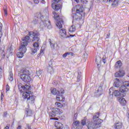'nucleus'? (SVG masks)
I'll use <instances>...</instances> for the list:
<instances>
[{
    "label": "nucleus",
    "instance_id": "1",
    "mask_svg": "<svg viewBox=\"0 0 129 129\" xmlns=\"http://www.w3.org/2000/svg\"><path fill=\"white\" fill-rule=\"evenodd\" d=\"M49 18L46 16L45 19H44V16L42 15L41 13H37L36 17L32 21L33 24L36 25L39 23V21H41L40 22V26L41 28H47L49 30L52 28L50 21L48 20Z\"/></svg>",
    "mask_w": 129,
    "mask_h": 129
},
{
    "label": "nucleus",
    "instance_id": "2",
    "mask_svg": "<svg viewBox=\"0 0 129 129\" xmlns=\"http://www.w3.org/2000/svg\"><path fill=\"white\" fill-rule=\"evenodd\" d=\"M30 37L32 38V41H36L33 45L34 48H32L31 50L32 54H36L39 50V43L41 42L40 39V35L38 33L34 32L33 31H30L29 33Z\"/></svg>",
    "mask_w": 129,
    "mask_h": 129
},
{
    "label": "nucleus",
    "instance_id": "3",
    "mask_svg": "<svg viewBox=\"0 0 129 129\" xmlns=\"http://www.w3.org/2000/svg\"><path fill=\"white\" fill-rule=\"evenodd\" d=\"M98 117H99V112L95 114V115H93V120L88 123V128L95 129L100 127L102 120L99 119Z\"/></svg>",
    "mask_w": 129,
    "mask_h": 129
},
{
    "label": "nucleus",
    "instance_id": "4",
    "mask_svg": "<svg viewBox=\"0 0 129 129\" xmlns=\"http://www.w3.org/2000/svg\"><path fill=\"white\" fill-rule=\"evenodd\" d=\"M20 78L23 82L30 83L32 81L31 73L29 70L26 69H22L20 71Z\"/></svg>",
    "mask_w": 129,
    "mask_h": 129
},
{
    "label": "nucleus",
    "instance_id": "5",
    "mask_svg": "<svg viewBox=\"0 0 129 129\" xmlns=\"http://www.w3.org/2000/svg\"><path fill=\"white\" fill-rule=\"evenodd\" d=\"M61 113H63L62 110L57 108H53L51 111L49 112L50 119L58 120V119L56 116H58V115L61 114Z\"/></svg>",
    "mask_w": 129,
    "mask_h": 129
},
{
    "label": "nucleus",
    "instance_id": "6",
    "mask_svg": "<svg viewBox=\"0 0 129 129\" xmlns=\"http://www.w3.org/2000/svg\"><path fill=\"white\" fill-rule=\"evenodd\" d=\"M23 99L26 100L28 103H34L35 102V97L28 92H24L22 95Z\"/></svg>",
    "mask_w": 129,
    "mask_h": 129
},
{
    "label": "nucleus",
    "instance_id": "7",
    "mask_svg": "<svg viewBox=\"0 0 129 129\" xmlns=\"http://www.w3.org/2000/svg\"><path fill=\"white\" fill-rule=\"evenodd\" d=\"M26 52H27V48L24 46V43H21L19 47V52H18L17 54L18 58H23V57H24V54H25Z\"/></svg>",
    "mask_w": 129,
    "mask_h": 129
},
{
    "label": "nucleus",
    "instance_id": "8",
    "mask_svg": "<svg viewBox=\"0 0 129 129\" xmlns=\"http://www.w3.org/2000/svg\"><path fill=\"white\" fill-rule=\"evenodd\" d=\"M129 89V81L124 82L122 85L119 87V90L121 93L128 91Z\"/></svg>",
    "mask_w": 129,
    "mask_h": 129
},
{
    "label": "nucleus",
    "instance_id": "9",
    "mask_svg": "<svg viewBox=\"0 0 129 129\" xmlns=\"http://www.w3.org/2000/svg\"><path fill=\"white\" fill-rule=\"evenodd\" d=\"M54 18L55 21H57L56 23V27H57L58 29H61L62 28V25L64 24V22H63V19L60 18V16H54Z\"/></svg>",
    "mask_w": 129,
    "mask_h": 129
},
{
    "label": "nucleus",
    "instance_id": "10",
    "mask_svg": "<svg viewBox=\"0 0 129 129\" xmlns=\"http://www.w3.org/2000/svg\"><path fill=\"white\" fill-rule=\"evenodd\" d=\"M109 94L110 96H119V95L120 94V93H119V92H118V91L116 90H114L113 89V87H111L110 89H109Z\"/></svg>",
    "mask_w": 129,
    "mask_h": 129
},
{
    "label": "nucleus",
    "instance_id": "11",
    "mask_svg": "<svg viewBox=\"0 0 129 129\" xmlns=\"http://www.w3.org/2000/svg\"><path fill=\"white\" fill-rule=\"evenodd\" d=\"M22 41H23L21 44L23 43V46L27 47L28 46V43H30L31 41V39L30 38V36H26L23 38H22Z\"/></svg>",
    "mask_w": 129,
    "mask_h": 129
},
{
    "label": "nucleus",
    "instance_id": "12",
    "mask_svg": "<svg viewBox=\"0 0 129 129\" xmlns=\"http://www.w3.org/2000/svg\"><path fill=\"white\" fill-rule=\"evenodd\" d=\"M59 34L60 36H61L62 39H68V38H69V36H67V33L65 29H60L59 30Z\"/></svg>",
    "mask_w": 129,
    "mask_h": 129
},
{
    "label": "nucleus",
    "instance_id": "13",
    "mask_svg": "<svg viewBox=\"0 0 129 129\" xmlns=\"http://www.w3.org/2000/svg\"><path fill=\"white\" fill-rule=\"evenodd\" d=\"M76 14H78V15H81V14L83 13L84 8L82 5H76Z\"/></svg>",
    "mask_w": 129,
    "mask_h": 129
},
{
    "label": "nucleus",
    "instance_id": "14",
    "mask_svg": "<svg viewBox=\"0 0 129 129\" xmlns=\"http://www.w3.org/2000/svg\"><path fill=\"white\" fill-rule=\"evenodd\" d=\"M103 94V90L102 89V87L99 86L97 90L95 92V94L97 97H98Z\"/></svg>",
    "mask_w": 129,
    "mask_h": 129
},
{
    "label": "nucleus",
    "instance_id": "15",
    "mask_svg": "<svg viewBox=\"0 0 129 129\" xmlns=\"http://www.w3.org/2000/svg\"><path fill=\"white\" fill-rule=\"evenodd\" d=\"M33 114H34V112H33L31 109L29 108L25 109V116H26V117L33 116Z\"/></svg>",
    "mask_w": 129,
    "mask_h": 129
},
{
    "label": "nucleus",
    "instance_id": "16",
    "mask_svg": "<svg viewBox=\"0 0 129 129\" xmlns=\"http://www.w3.org/2000/svg\"><path fill=\"white\" fill-rule=\"evenodd\" d=\"M54 2V3H53L51 5L52 9L53 10H55V11H59V10L61 9V4H56L59 2H56L55 1Z\"/></svg>",
    "mask_w": 129,
    "mask_h": 129
},
{
    "label": "nucleus",
    "instance_id": "17",
    "mask_svg": "<svg viewBox=\"0 0 129 129\" xmlns=\"http://www.w3.org/2000/svg\"><path fill=\"white\" fill-rule=\"evenodd\" d=\"M62 90V91L60 93V96H57V97H56V100L58 101H64V100H65V98H64V97L62 95L64 94V90Z\"/></svg>",
    "mask_w": 129,
    "mask_h": 129
},
{
    "label": "nucleus",
    "instance_id": "18",
    "mask_svg": "<svg viewBox=\"0 0 129 129\" xmlns=\"http://www.w3.org/2000/svg\"><path fill=\"white\" fill-rule=\"evenodd\" d=\"M62 91H57V90L55 88H51V92L52 94H53V95H57V96H60V93Z\"/></svg>",
    "mask_w": 129,
    "mask_h": 129
},
{
    "label": "nucleus",
    "instance_id": "19",
    "mask_svg": "<svg viewBox=\"0 0 129 129\" xmlns=\"http://www.w3.org/2000/svg\"><path fill=\"white\" fill-rule=\"evenodd\" d=\"M124 76V71L121 70L115 74V77H123Z\"/></svg>",
    "mask_w": 129,
    "mask_h": 129
},
{
    "label": "nucleus",
    "instance_id": "20",
    "mask_svg": "<svg viewBox=\"0 0 129 129\" xmlns=\"http://www.w3.org/2000/svg\"><path fill=\"white\" fill-rule=\"evenodd\" d=\"M113 127L115 129H120L122 127V123L121 122H116L113 125Z\"/></svg>",
    "mask_w": 129,
    "mask_h": 129
},
{
    "label": "nucleus",
    "instance_id": "21",
    "mask_svg": "<svg viewBox=\"0 0 129 129\" xmlns=\"http://www.w3.org/2000/svg\"><path fill=\"white\" fill-rule=\"evenodd\" d=\"M73 126H74L75 128H82V126H80V122H79V121H76L74 122L73 123Z\"/></svg>",
    "mask_w": 129,
    "mask_h": 129
},
{
    "label": "nucleus",
    "instance_id": "22",
    "mask_svg": "<svg viewBox=\"0 0 129 129\" xmlns=\"http://www.w3.org/2000/svg\"><path fill=\"white\" fill-rule=\"evenodd\" d=\"M118 100L120 104L122 105V106H124L125 104H126V100H125V99L122 97L118 98Z\"/></svg>",
    "mask_w": 129,
    "mask_h": 129
},
{
    "label": "nucleus",
    "instance_id": "23",
    "mask_svg": "<svg viewBox=\"0 0 129 129\" xmlns=\"http://www.w3.org/2000/svg\"><path fill=\"white\" fill-rule=\"evenodd\" d=\"M72 17L74 20H78L80 17H82V14L78 15L77 13H73L72 15Z\"/></svg>",
    "mask_w": 129,
    "mask_h": 129
},
{
    "label": "nucleus",
    "instance_id": "24",
    "mask_svg": "<svg viewBox=\"0 0 129 129\" xmlns=\"http://www.w3.org/2000/svg\"><path fill=\"white\" fill-rule=\"evenodd\" d=\"M101 62V57L99 56H96V63L97 66H99L100 65V63Z\"/></svg>",
    "mask_w": 129,
    "mask_h": 129
},
{
    "label": "nucleus",
    "instance_id": "25",
    "mask_svg": "<svg viewBox=\"0 0 129 129\" xmlns=\"http://www.w3.org/2000/svg\"><path fill=\"white\" fill-rule=\"evenodd\" d=\"M122 66V63L121 60H118L115 63V68H120Z\"/></svg>",
    "mask_w": 129,
    "mask_h": 129
},
{
    "label": "nucleus",
    "instance_id": "26",
    "mask_svg": "<svg viewBox=\"0 0 129 129\" xmlns=\"http://www.w3.org/2000/svg\"><path fill=\"white\" fill-rule=\"evenodd\" d=\"M47 72L50 74H53L54 73V69L52 66H48L47 67Z\"/></svg>",
    "mask_w": 129,
    "mask_h": 129
},
{
    "label": "nucleus",
    "instance_id": "27",
    "mask_svg": "<svg viewBox=\"0 0 129 129\" xmlns=\"http://www.w3.org/2000/svg\"><path fill=\"white\" fill-rule=\"evenodd\" d=\"M120 84V82H119V80L116 79L114 84V87H117V88L119 87Z\"/></svg>",
    "mask_w": 129,
    "mask_h": 129
},
{
    "label": "nucleus",
    "instance_id": "28",
    "mask_svg": "<svg viewBox=\"0 0 129 129\" xmlns=\"http://www.w3.org/2000/svg\"><path fill=\"white\" fill-rule=\"evenodd\" d=\"M31 89V87L28 85H25V86H23L22 90H25V91H27L28 90H30Z\"/></svg>",
    "mask_w": 129,
    "mask_h": 129
},
{
    "label": "nucleus",
    "instance_id": "29",
    "mask_svg": "<svg viewBox=\"0 0 129 129\" xmlns=\"http://www.w3.org/2000/svg\"><path fill=\"white\" fill-rule=\"evenodd\" d=\"M49 42L52 50H55V43L51 41V39H49Z\"/></svg>",
    "mask_w": 129,
    "mask_h": 129
},
{
    "label": "nucleus",
    "instance_id": "30",
    "mask_svg": "<svg viewBox=\"0 0 129 129\" xmlns=\"http://www.w3.org/2000/svg\"><path fill=\"white\" fill-rule=\"evenodd\" d=\"M76 31V28H75V26L74 25H72L70 29H69V32L71 33H73V32H75Z\"/></svg>",
    "mask_w": 129,
    "mask_h": 129
},
{
    "label": "nucleus",
    "instance_id": "31",
    "mask_svg": "<svg viewBox=\"0 0 129 129\" xmlns=\"http://www.w3.org/2000/svg\"><path fill=\"white\" fill-rule=\"evenodd\" d=\"M112 6V7H114V8L118 6V0H114Z\"/></svg>",
    "mask_w": 129,
    "mask_h": 129
},
{
    "label": "nucleus",
    "instance_id": "32",
    "mask_svg": "<svg viewBox=\"0 0 129 129\" xmlns=\"http://www.w3.org/2000/svg\"><path fill=\"white\" fill-rule=\"evenodd\" d=\"M55 106H56V107H59V108H61V107H63V105H62V104H61L59 102H56L55 103Z\"/></svg>",
    "mask_w": 129,
    "mask_h": 129
},
{
    "label": "nucleus",
    "instance_id": "33",
    "mask_svg": "<svg viewBox=\"0 0 129 129\" xmlns=\"http://www.w3.org/2000/svg\"><path fill=\"white\" fill-rule=\"evenodd\" d=\"M2 29H3V24L2 23H0V43L2 42V40L1 39V38L3 36V32H2Z\"/></svg>",
    "mask_w": 129,
    "mask_h": 129
},
{
    "label": "nucleus",
    "instance_id": "34",
    "mask_svg": "<svg viewBox=\"0 0 129 129\" xmlns=\"http://www.w3.org/2000/svg\"><path fill=\"white\" fill-rule=\"evenodd\" d=\"M9 79L10 81H13V80H14V77L13 76V72H10Z\"/></svg>",
    "mask_w": 129,
    "mask_h": 129
},
{
    "label": "nucleus",
    "instance_id": "35",
    "mask_svg": "<svg viewBox=\"0 0 129 129\" xmlns=\"http://www.w3.org/2000/svg\"><path fill=\"white\" fill-rule=\"evenodd\" d=\"M81 80V72L78 73L77 81L79 82Z\"/></svg>",
    "mask_w": 129,
    "mask_h": 129
},
{
    "label": "nucleus",
    "instance_id": "36",
    "mask_svg": "<svg viewBox=\"0 0 129 129\" xmlns=\"http://www.w3.org/2000/svg\"><path fill=\"white\" fill-rule=\"evenodd\" d=\"M24 85H22V84L20 83L18 85V88L19 90H20V92H23V87Z\"/></svg>",
    "mask_w": 129,
    "mask_h": 129
},
{
    "label": "nucleus",
    "instance_id": "37",
    "mask_svg": "<svg viewBox=\"0 0 129 129\" xmlns=\"http://www.w3.org/2000/svg\"><path fill=\"white\" fill-rule=\"evenodd\" d=\"M8 51L10 53H13V51H14V46H13V45H11V46H10V47L8 49Z\"/></svg>",
    "mask_w": 129,
    "mask_h": 129
},
{
    "label": "nucleus",
    "instance_id": "38",
    "mask_svg": "<svg viewBox=\"0 0 129 129\" xmlns=\"http://www.w3.org/2000/svg\"><path fill=\"white\" fill-rule=\"evenodd\" d=\"M5 54H6V53L5 52V51H4L3 50H1V48H0V55H1V56H2V58H5Z\"/></svg>",
    "mask_w": 129,
    "mask_h": 129
},
{
    "label": "nucleus",
    "instance_id": "39",
    "mask_svg": "<svg viewBox=\"0 0 129 129\" xmlns=\"http://www.w3.org/2000/svg\"><path fill=\"white\" fill-rule=\"evenodd\" d=\"M81 123L82 125H85V124H86V119L85 118L82 119Z\"/></svg>",
    "mask_w": 129,
    "mask_h": 129
},
{
    "label": "nucleus",
    "instance_id": "40",
    "mask_svg": "<svg viewBox=\"0 0 129 129\" xmlns=\"http://www.w3.org/2000/svg\"><path fill=\"white\" fill-rule=\"evenodd\" d=\"M36 74L38 77H40V76L42 74V71L41 70L37 71Z\"/></svg>",
    "mask_w": 129,
    "mask_h": 129
},
{
    "label": "nucleus",
    "instance_id": "41",
    "mask_svg": "<svg viewBox=\"0 0 129 129\" xmlns=\"http://www.w3.org/2000/svg\"><path fill=\"white\" fill-rule=\"evenodd\" d=\"M102 60L104 64H105V62H106V55H103Z\"/></svg>",
    "mask_w": 129,
    "mask_h": 129
},
{
    "label": "nucleus",
    "instance_id": "42",
    "mask_svg": "<svg viewBox=\"0 0 129 129\" xmlns=\"http://www.w3.org/2000/svg\"><path fill=\"white\" fill-rule=\"evenodd\" d=\"M4 14L6 16L8 15V9H7V8H4Z\"/></svg>",
    "mask_w": 129,
    "mask_h": 129
},
{
    "label": "nucleus",
    "instance_id": "43",
    "mask_svg": "<svg viewBox=\"0 0 129 129\" xmlns=\"http://www.w3.org/2000/svg\"><path fill=\"white\" fill-rule=\"evenodd\" d=\"M68 56V52H66L62 55L63 58H66Z\"/></svg>",
    "mask_w": 129,
    "mask_h": 129
},
{
    "label": "nucleus",
    "instance_id": "44",
    "mask_svg": "<svg viewBox=\"0 0 129 129\" xmlns=\"http://www.w3.org/2000/svg\"><path fill=\"white\" fill-rule=\"evenodd\" d=\"M52 65H53V61L52 60L49 61L48 62V66H52L53 67Z\"/></svg>",
    "mask_w": 129,
    "mask_h": 129
},
{
    "label": "nucleus",
    "instance_id": "45",
    "mask_svg": "<svg viewBox=\"0 0 129 129\" xmlns=\"http://www.w3.org/2000/svg\"><path fill=\"white\" fill-rule=\"evenodd\" d=\"M81 2L82 4H83V5L87 4V1L86 0H81Z\"/></svg>",
    "mask_w": 129,
    "mask_h": 129
},
{
    "label": "nucleus",
    "instance_id": "46",
    "mask_svg": "<svg viewBox=\"0 0 129 129\" xmlns=\"http://www.w3.org/2000/svg\"><path fill=\"white\" fill-rule=\"evenodd\" d=\"M61 127H62V129H69V126H68V125L65 126L63 128V124H62V125H61Z\"/></svg>",
    "mask_w": 129,
    "mask_h": 129
},
{
    "label": "nucleus",
    "instance_id": "47",
    "mask_svg": "<svg viewBox=\"0 0 129 129\" xmlns=\"http://www.w3.org/2000/svg\"><path fill=\"white\" fill-rule=\"evenodd\" d=\"M6 91H10V86L8 84L6 85Z\"/></svg>",
    "mask_w": 129,
    "mask_h": 129
},
{
    "label": "nucleus",
    "instance_id": "48",
    "mask_svg": "<svg viewBox=\"0 0 129 129\" xmlns=\"http://www.w3.org/2000/svg\"><path fill=\"white\" fill-rule=\"evenodd\" d=\"M34 4H38L40 3V0H33Z\"/></svg>",
    "mask_w": 129,
    "mask_h": 129
},
{
    "label": "nucleus",
    "instance_id": "49",
    "mask_svg": "<svg viewBox=\"0 0 129 129\" xmlns=\"http://www.w3.org/2000/svg\"><path fill=\"white\" fill-rule=\"evenodd\" d=\"M25 129H31V126L29 125L28 124H27Z\"/></svg>",
    "mask_w": 129,
    "mask_h": 129
},
{
    "label": "nucleus",
    "instance_id": "50",
    "mask_svg": "<svg viewBox=\"0 0 129 129\" xmlns=\"http://www.w3.org/2000/svg\"><path fill=\"white\" fill-rule=\"evenodd\" d=\"M68 55H71V56H74V53L72 52H68Z\"/></svg>",
    "mask_w": 129,
    "mask_h": 129
},
{
    "label": "nucleus",
    "instance_id": "51",
    "mask_svg": "<svg viewBox=\"0 0 129 129\" xmlns=\"http://www.w3.org/2000/svg\"><path fill=\"white\" fill-rule=\"evenodd\" d=\"M44 13L46 12V16H48V15H49V14L48 13V9H45L44 11Z\"/></svg>",
    "mask_w": 129,
    "mask_h": 129
},
{
    "label": "nucleus",
    "instance_id": "52",
    "mask_svg": "<svg viewBox=\"0 0 129 129\" xmlns=\"http://www.w3.org/2000/svg\"><path fill=\"white\" fill-rule=\"evenodd\" d=\"M3 74V69H2V67H0V75Z\"/></svg>",
    "mask_w": 129,
    "mask_h": 129
},
{
    "label": "nucleus",
    "instance_id": "53",
    "mask_svg": "<svg viewBox=\"0 0 129 129\" xmlns=\"http://www.w3.org/2000/svg\"><path fill=\"white\" fill-rule=\"evenodd\" d=\"M75 34L74 35H70V36H69V38H70V37H71L72 38H73V37H75Z\"/></svg>",
    "mask_w": 129,
    "mask_h": 129
},
{
    "label": "nucleus",
    "instance_id": "54",
    "mask_svg": "<svg viewBox=\"0 0 129 129\" xmlns=\"http://www.w3.org/2000/svg\"><path fill=\"white\" fill-rule=\"evenodd\" d=\"M3 97H4V94H3V93H2V94H1V100H3Z\"/></svg>",
    "mask_w": 129,
    "mask_h": 129
},
{
    "label": "nucleus",
    "instance_id": "55",
    "mask_svg": "<svg viewBox=\"0 0 129 129\" xmlns=\"http://www.w3.org/2000/svg\"><path fill=\"white\" fill-rule=\"evenodd\" d=\"M53 2H56V3H59V2H60V0H53Z\"/></svg>",
    "mask_w": 129,
    "mask_h": 129
},
{
    "label": "nucleus",
    "instance_id": "56",
    "mask_svg": "<svg viewBox=\"0 0 129 129\" xmlns=\"http://www.w3.org/2000/svg\"><path fill=\"white\" fill-rule=\"evenodd\" d=\"M22 128V126L21 125H19L17 129H21Z\"/></svg>",
    "mask_w": 129,
    "mask_h": 129
},
{
    "label": "nucleus",
    "instance_id": "57",
    "mask_svg": "<svg viewBox=\"0 0 129 129\" xmlns=\"http://www.w3.org/2000/svg\"><path fill=\"white\" fill-rule=\"evenodd\" d=\"M10 128V127H9V126H6L5 127V129H9Z\"/></svg>",
    "mask_w": 129,
    "mask_h": 129
},
{
    "label": "nucleus",
    "instance_id": "58",
    "mask_svg": "<svg viewBox=\"0 0 129 129\" xmlns=\"http://www.w3.org/2000/svg\"><path fill=\"white\" fill-rule=\"evenodd\" d=\"M74 116L75 117L74 118L76 119V116H77V114H75Z\"/></svg>",
    "mask_w": 129,
    "mask_h": 129
},
{
    "label": "nucleus",
    "instance_id": "59",
    "mask_svg": "<svg viewBox=\"0 0 129 129\" xmlns=\"http://www.w3.org/2000/svg\"><path fill=\"white\" fill-rule=\"evenodd\" d=\"M42 1V4H45V1L44 0H41Z\"/></svg>",
    "mask_w": 129,
    "mask_h": 129
},
{
    "label": "nucleus",
    "instance_id": "60",
    "mask_svg": "<svg viewBox=\"0 0 129 129\" xmlns=\"http://www.w3.org/2000/svg\"><path fill=\"white\" fill-rule=\"evenodd\" d=\"M113 2V0H109V3H112Z\"/></svg>",
    "mask_w": 129,
    "mask_h": 129
},
{
    "label": "nucleus",
    "instance_id": "61",
    "mask_svg": "<svg viewBox=\"0 0 129 129\" xmlns=\"http://www.w3.org/2000/svg\"><path fill=\"white\" fill-rule=\"evenodd\" d=\"M7 112H4V115H7Z\"/></svg>",
    "mask_w": 129,
    "mask_h": 129
},
{
    "label": "nucleus",
    "instance_id": "62",
    "mask_svg": "<svg viewBox=\"0 0 129 129\" xmlns=\"http://www.w3.org/2000/svg\"><path fill=\"white\" fill-rule=\"evenodd\" d=\"M108 38H109V35H107V37H106V38L107 39Z\"/></svg>",
    "mask_w": 129,
    "mask_h": 129
},
{
    "label": "nucleus",
    "instance_id": "63",
    "mask_svg": "<svg viewBox=\"0 0 129 129\" xmlns=\"http://www.w3.org/2000/svg\"><path fill=\"white\" fill-rule=\"evenodd\" d=\"M53 15H56V12H53Z\"/></svg>",
    "mask_w": 129,
    "mask_h": 129
},
{
    "label": "nucleus",
    "instance_id": "64",
    "mask_svg": "<svg viewBox=\"0 0 129 129\" xmlns=\"http://www.w3.org/2000/svg\"><path fill=\"white\" fill-rule=\"evenodd\" d=\"M40 53H43V51H42V50H41V51H40Z\"/></svg>",
    "mask_w": 129,
    "mask_h": 129
}]
</instances>
